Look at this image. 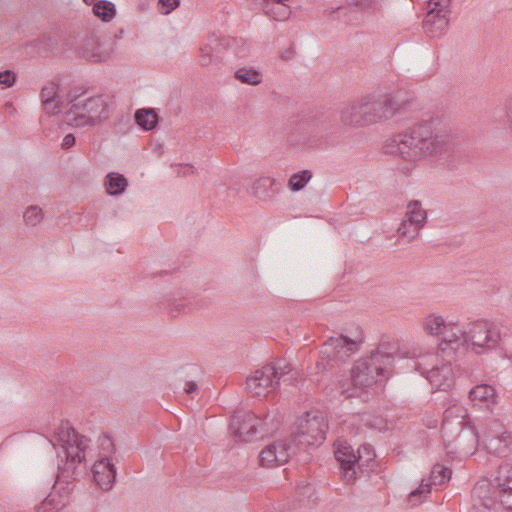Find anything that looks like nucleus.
Masks as SVG:
<instances>
[{
    "label": "nucleus",
    "mask_w": 512,
    "mask_h": 512,
    "mask_svg": "<svg viewBox=\"0 0 512 512\" xmlns=\"http://www.w3.org/2000/svg\"><path fill=\"white\" fill-rule=\"evenodd\" d=\"M452 146L449 134L435 131L432 122L424 121L388 139L383 149L387 154H397L404 160L415 162L442 155Z\"/></svg>",
    "instance_id": "1"
},
{
    "label": "nucleus",
    "mask_w": 512,
    "mask_h": 512,
    "mask_svg": "<svg viewBox=\"0 0 512 512\" xmlns=\"http://www.w3.org/2000/svg\"><path fill=\"white\" fill-rule=\"evenodd\" d=\"M51 442L55 448H61V452H58L60 460L53 489H58L67 496L73 490L74 482L87 472L86 452L90 440L66 424L59 428Z\"/></svg>",
    "instance_id": "2"
},
{
    "label": "nucleus",
    "mask_w": 512,
    "mask_h": 512,
    "mask_svg": "<svg viewBox=\"0 0 512 512\" xmlns=\"http://www.w3.org/2000/svg\"><path fill=\"white\" fill-rule=\"evenodd\" d=\"M441 435L445 446H453L456 452H468L477 442L476 434L468 425L466 410L457 405L444 411Z\"/></svg>",
    "instance_id": "3"
},
{
    "label": "nucleus",
    "mask_w": 512,
    "mask_h": 512,
    "mask_svg": "<svg viewBox=\"0 0 512 512\" xmlns=\"http://www.w3.org/2000/svg\"><path fill=\"white\" fill-rule=\"evenodd\" d=\"M108 117V96H76L71 100L69 110L65 112L64 121L72 127H85L97 125Z\"/></svg>",
    "instance_id": "4"
},
{
    "label": "nucleus",
    "mask_w": 512,
    "mask_h": 512,
    "mask_svg": "<svg viewBox=\"0 0 512 512\" xmlns=\"http://www.w3.org/2000/svg\"><path fill=\"white\" fill-rule=\"evenodd\" d=\"M378 358L376 354H369L357 360L351 370L352 387H348L346 381H339V394L345 398L355 397L358 389L377 383L386 371L384 365L378 363Z\"/></svg>",
    "instance_id": "5"
},
{
    "label": "nucleus",
    "mask_w": 512,
    "mask_h": 512,
    "mask_svg": "<svg viewBox=\"0 0 512 512\" xmlns=\"http://www.w3.org/2000/svg\"><path fill=\"white\" fill-rule=\"evenodd\" d=\"M490 490L488 491L492 498L482 497V485L476 486L473 490L474 494L479 496L478 503L473 505L475 510H491L499 503L505 509L512 511V467L509 465H502L497 471V475L491 480Z\"/></svg>",
    "instance_id": "6"
},
{
    "label": "nucleus",
    "mask_w": 512,
    "mask_h": 512,
    "mask_svg": "<svg viewBox=\"0 0 512 512\" xmlns=\"http://www.w3.org/2000/svg\"><path fill=\"white\" fill-rule=\"evenodd\" d=\"M327 428L328 425L319 412H306L297 420L292 442L301 448L319 446L325 440Z\"/></svg>",
    "instance_id": "7"
},
{
    "label": "nucleus",
    "mask_w": 512,
    "mask_h": 512,
    "mask_svg": "<svg viewBox=\"0 0 512 512\" xmlns=\"http://www.w3.org/2000/svg\"><path fill=\"white\" fill-rule=\"evenodd\" d=\"M468 349L476 354L487 353L494 350L501 340L500 328L494 322L478 319L466 325Z\"/></svg>",
    "instance_id": "8"
},
{
    "label": "nucleus",
    "mask_w": 512,
    "mask_h": 512,
    "mask_svg": "<svg viewBox=\"0 0 512 512\" xmlns=\"http://www.w3.org/2000/svg\"><path fill=\"white\" fill-rule=\"evenodd\" d=\"M358 349L359 343L347 336L341 334L330 337L322 345L317 367L321 370H330L345 362Z\"/></svg>",
    "instance_id": "9"
},
{
    "label": "nucleus",
    "mask_w": 512,
    "mask_h": 512,
    "mask_svg": "<svg viewBox=\"0 0 512 512\" xmlns=\"http://www.w3.org/2000/svg\"><path fill=\"white\" fill-rule=\"evenodd\" d=\"M65 49L75 50L93 62L105 61L110 54L109 49L104 48L100 37L94 32L69 35L65 40Z\"/></svg>",
    "instance_id": "10"
},
{
    "label": "nucleus",
    "mask_w": 512,
    "mask_h": 512,
    "mask_svg": "<svg viewBox=\"0 0 512 512\" xmlns=\"http://www.w3.org/2000/svg\"><path fill=\"white\" fill-rule=\"evenodd\" d=\"M444 337L438 345L437 354L448 363L456 361L468 351L466 327H460L457 323H448L442 333Z\"/></svg>",
    "instance_id": "11"
},
{
    "label": "nucleus",
    "mask_w": 512,
    "mask_h": 512,
    "mask_svg": "<svg viewBox=\"0 0 512 512\" xmlns=\"http://www.w3.org/2000/svg\"><path fill=\"white\" fill-rule=\"evenodd\" d=\"M364 98L370 125L392 118L405 105L399 94H372Z\"/></svg>",
    "instance_id": "12"
},
{
    "label": "nucleus",
    "mask_w": 512,
    "mask_h": 512,
    "mask_svg": "<svg viewBox=\"0 0 512 512\" xmlns=\"http://www.w3.org/2000/svg\"><path fill=\"white\" fill-rule=\"evenodd\" d=\"M339 141V127L336 122L325 117L312 125L303 136L302 143L310 148L327 149Z\"/></svg>",
    "instance_id": "13"
},
{
    "label": "nucleus",
    "mask_w": 512,
    "mask_h": 512,
    "mask_svg": "<svg viewBox=\"0 0 512 512\" xmlns=\"http://www.w3.org/2000/svg\"><path fill=\"white\" fill-rule=\"evenodd\" d=\"M451 0H429L428 11L423 20V29L430 37H440L446 33L449 25Z\"/></svg>",
    "instance_id": "14"
},
{
    "label": "nucleus",
    "mask_w": 512,
    "mask_h": 512,
    "mask_svg": "<svg viewBox=\"0 0 512 512\" xmlns=\"http://www.w3.org/2000/svg\"><path fill=\"white\" fill-rule=\"evenodd\" d=\"M485 449L489 454L505 457L512 451V432L498 420H492L484 436Z\"/></svg>",
    "instance_id": "15"
},
{
    "label": "nucleus",
    "mask_w": 512,
    "mask_h": 512,
    "mask_svg": "<svg viewBox=\"0 0 512 512\" xmlns=\"http://www.w3.org/2000/svg\"><path fill=\"white\" fill-rule=\"evenodd\" d=\"M246 385L247 389L257 397L266 396L268 392L276 390L280 386L276 366L267 364L256 370L247 378Z\"/></svg>",
    "instance_id": "16"
},
{
    "label": "nucleus",
    "mask_w": 512,
    "mask_h": 512,
    "mask_svg": "<svg viewBox=\"0 0 512 512\" xmlns=\"http://www.w3.org/2000/svg\"><path fill=\"white\" fill-rule=\"evenodd\" d=\"M362 451L367 455L366 462L373 460L375 454L373 453L370 445H364L362 450H358V458H356L353 453V449L350 446H339L335 451V458L340 464L342 477L348 483L354 481L356 478L355 465H361L360 461H362L363 458Z\"/></svg>",
    "instance_id": "17"
},
{
    "label": "nucleus",
    "mask_w": 512,
    "mask_h": 512,
    "mask_svg": "<svg viewBox=\"0 0 512 512\" xmlns=\"http://www.w3.org/2000/svg\"><path fill=\"white\" fill-rule=\"evenodd\" d=\"M259 418L252 412L238 411L230 421L231 434L244 442H251L259 433Z\"/></svg>",
    "instance_id": "18"
},
{
    "label": "nucleus",
    "mask_w": 512,
    "mask_h": 512,
    "mask_svg": "<svg viewBox=\"0 0 512 512\" xmlns=\"http://www.w3.org/2000/svg\"><path fill=\"white\" fill-rule=\"evenodd\" d=\"M452 471L450 468L441 464H435L431 470L429 480H422L421 484L411 491L408 495V501L412 506H416L426 499L431 492L432 485H442L451 478Z\"/></svg>",
    "instance_id": "19"
},
{
    "label": "nucleus",
    "mask_w": 512,
    "mask_h": 512,
    "mask_svg": "<svg viewBox=\"0 0 512 512\" xmlns=\"http://www.w3.org/2000/svg\"><path fill=\"white\" fill-rule=\"evenodd\" d=\"M339 119L342 125L348 127L362 128L370 125L365 98L362 97L343 107Z\"/></svg>",
    "instance_id": "20"
},
{
    "label": "nucleus",
    "mask_w": 512,
    "mask_h": 512,
    "mask_svg": "<svg viewBox=\"0 0 512 512\" xmlns=\"http://www.w3.org/2000/svg\"><path fill=\"white\" fill-rule=\"evenodd\" d=\"M93 479L105 491L110 490L116 480L117 469L110 458L100 457L92 466Z\"/></svg>",
    "instance_id": "21"
},
{
    "label": "nucleus",
    "mask_w": 512,
    "mask_h": 512,
    "mask_svg": "<svg viewBox=\"0 0 512 512\" xmlns=\"http://www.w3.org/2000/svg\"><path fill=\"white\" fill-rule=\"evenodd\" d=\"M229 45V39L219 37L212 34L208 38V43L200 48L199 64L203 67L210 65L218 59V54L221 48H226Z\"/></svg>",
    "instance_id": "22"
},
{
    "label": "nucleus",
    "mask_w": 512,
    "mask_h": 512,
    "mask_svg": "<svg viewBox=\"0 0 512 512\" xmlns=\"http://www.w3.org/2000/svg\"><path fill=\"white\" fill-rule=\"evenodd\" d=\"M281 189V183L271 177H260L252 185V194L262 200L272 199Z\"/></svg>",
    "instance_id": "23"
},
{
    "label": "nucleus",
    "mask_w": 512,
    "mask_h": 512,
    "mask_svg": "<svg viewBox=\"0 0 512 512\" xmlns=\"http://www.w3.org/2000/svg\"><path fill=\"white\" fill-rule=\"evenodd\" d=\"M452 368L444 364L441 367H433L426 372V379L438 390H447L451 384Z\"/></svg>",
    "instance_id": "24"
},
{
    "label": "nucleus",
    "mask_w": 512,
    "mask_h": 512,
    "mask_svg": "<svg viewBox=\"0 0 512 512\" xmlns=\"http://www.w3.org/2000/svg\"><path fill=\"white\" fill-rule=\"evenodd\" d=\"M469 399L474 404L489 407L491 404H495L497 402L496 389L489 384L476 385L470 390Z\"/></svg>",
    "instance_id": "25"
},
{
    "label": "nucleus",
    "mask_w": 512,
    "mask_h": 512,
    "mask_svg": "<svg viewBox=\"0 0 512 512\" xmlns=\"http://www.w3.org/2000/svg\"><path fill=\"white\" fill-rule=\"evenodd\" d=\"M260 5L263 13L275 21H286L290 17L291 10L285 3L262 0Z\"/></svg>",
    "instance_id": "26"
},
{
    "label": "nucleus",
    "mask_w": 512,
    "mask_h": 512,
    "mask_svg": "<svg viewBox=\"0 0 512 512\" xmlns=\"http://www.w3.org/2000/svg\"><path fill=\"white\" fill-rule=\"evenodd\" d=\"M104 184L109 195L117 196L125 192L128 181L123 174L110 172L106 175Z\"/></svg>",
    "instance_id": "27"
},
{
    "label": "nucleus",
    "mask_w": 512,
    "mask_h": 512,
    "mask_svg": "<svg viewBox=\"0 0 512 512\" xmlns=\"http://www.w3.org/2000/svg\"><path fill=\"white\" fill-rule=\"evenodd\" d=\"M134 118L136 124L144 131H151L158 124V115L152 108H141L136 110Z\"/></svg>",
    "instance_id": "28"
},
{
    "label": "nucleus",
    "mask_w": 512,
    "mask_h": 512,
    "mask_svg": "<svg viewBox=\"0 0 512 512\" xmlns=\"http://www.w3.org/2000/svg\"><path fill=\"white\" fill-rule=\"evenodd\" d=\"M404 218H406L407 221H410L413 225L423 228L427 219V213L426 210L422 208L421 202L414 200L409 202L407 205V211Z\"/></svg>",
    "instance_id": "29"
},
{
    "label": "nucleus",
    "mask_w": 512,
    "mask_h": 512,
    "mask_svg": "<svg viewBox=\"0 0 512 512\" xmlns=\"http://www.w3.org/2000/svg\"><path fill=\"white\" fill-rule=\"evenodd\" d=\"M234 77L239 82L247 85H258L262 82L263 76L260 71L253 67H239L234 72Z\"/></svg>",
    "instance_id": "30"
},
{
    "label": "nucleus",
    "mask_w": 512,
    "mask_h": 512,
    "mask_svg": "<svg viewBox=\"0 0 512 512\" xmlns=\"http://www.w3.org/2000/svg\"><path fill=\"white\" fill-rule=\"evenodd\" d=\"M397 352V347L394 343L390 342H380L379 346L375 351H372L370 354H376L378 358V363H382L384 368L387 370L388 367L392 365L394 355Z\"/></svg>",
    "instance_id": "31"
},
{
    "label": "nucleus",
    "mask_w": 512,
    "mask_h": 512,
    "mask_svg": "<svg viewBox=\"0 0 512 512\" xmlns=\"http://www.w3.org/2000/svg\"><path fill=\"white\" fill-rule=\"evenodd\" d=\"M447 323L440 315L430 314L423 323L424 330L431 335H440L447 328Z\"/></svg>",
    "instance_id": "32"
},
{
    "label": "nucleus",
    "mask_w": 512,
    "mask_h": 512,
    "mask_svg": "<svg viewBox=\"0 0 512 512\" xmlns=\"http://www.w3.org/2000/svg\"><path fill=\"white\" fill-rule=\"evenodd\" d=\"M94 14L104 22L112 20L116 13L115 5L107 0H98L93 6Z\"/></svg>",
    "instance_id": "33"
},
{
    "label": "nucleus",
    "mask_w": 512,
    "mask_h": 512,
    "mask_svg": "<svg viewBox=\"0 0 512 512\" xmlns=\"http://www.w3.org/2000/svg\"><path fill=\"white\" fill-rule=\"evenodd\" d=\"M190 302L186 298H169L166 300L164 308L167 310L171 317H177L181 313L189 310Z\"/></svg>",
    "instance_id": "34"
},
{
    "label": "nucleus",
    "mask_w": 512,
    "mask_h": 512,
    "mask_svg": "<svg viewBox=\"0 0 512 512\" xmlns=\"http://www.w3.org/2000/svg\"><path fill=\"white\" fill-rule=\"evenodd\" d=\"M420 230L421 228L419 226H415L410 223V221H407L406 218H403L397 229V233L399 238L406 240V242H411L418 237Z\"/></svg>",
    "instance_id": "35"
},
{
    "label": "nucleus",
    "mask_w": 512,
    "mask_h": 512,
    "mask_svg": "<svg viewBox=\"0 0 512 512\" xmlns=\"http://www.w3.org/2000/svg\"><path fill=\"white\" fill-rule=\"evenodd\" d=\"M44 219V213L38 205H31L23 213V220L27 226L35 227Z\"/></svg>",
    "instance_id": "36"
},
{
    "label": "nucleus",
    "mask_w": 512,
    "mask_h": 512,
    "mask_svg": "<svg viewBox=\"0 0 512 512\" xmlns=\"http://www.w3.org/2000/svg\"><path fill=\"white\" fill-rule=\"evenodd\" d=\"M312 178V172L310 170H302L298 173H294L289 181L288 186L291 191L297 192L303 189L308 181Z\"/></svg>",
    "instance_id": "37"
},
{
    "label": "nucleus",
    "mask_w": 512,
    "mask_h": 512,
    "mask_svg": "<svg viewBox=\"0 0 512 512\" xmlns=\"http://www.w3.org/2000/svg\"><path fill=\"white\" fill-rule=\"evenodd\" d=\"M314 494L315 488L309 483L298 486L296 490L297 500L302 506L310 507V504H313L315 501L313 499Z\"/></svg>",
    "instance_id": "38"
},
{
    "label": "nucleus",
    "mask_w": 512,
    "mask_h": 512,
    "mask_svg": "<svg viewBox=\"0 0 512 512\" xmlns=\"http://www.w3.org/2000/svg\"><path fill=\"white\" fill-rule=\"evenodd\" d=\"M278 447L279 446L272 443L260 452L259 463L261 466L270 467L272 465H277L276 450Z\"/></svg>",
    "instance_id": "39"
},
{
    "label": "nucleus",
    "mask_w": 512,
    "mask_h": 512,
    "mask_svg": "<svg viewBox=\"0 0 512 512\" xmlns=\"http://www.w3.org/2000/svg\"><path fill=\"white\" fill-rule=\"evenodd\" d=\"M63 507L64 503L50 494L36 507V510L37 512H59Z\"/></svg>",
    "instance_id": "40"
},
{
    "label": "nucleus",
    "mask_w": 512,
    "mask_h": 512,
    "mask_svg": "<svg viewBox=\"0 0 512 512\" xmlns=\"http://www.w3.org/2000/svg\"><path fill=\"white\" fill-rule=\"evenodd\" d=\"M98 447L100 449L101 457H107L114 454L116 451L115 444L112 438L107 434H102L98 438Z\"/></svg>",
    "instance_id": "41"
},
{
    "label": "nucleus",
    "mask_w": 512,
    "mask_h": 512,
    "mask_svg": "<svg viewBox=\"0 0 512 512\" xmlns=\"http://www.w3.org/2000/svg\"><path fill=\"white\" fill-rule=\"evenodd\" d=\"M41 102L58 101L59 95L57 93V86L54 83H50L44 86L40 92Z\"/></svg>",
    "instance_id": "42"
},
{
    "label": "nucleus",
    "mask_w": 512,
    "mask_h": 512,
    "mask_svg": "<svg viewBox=\"0 0 512 512\" xmlns=\"http://www.w3.org/2000/svg\"><path fill=\"white\" fill-rule=\"evenodd\" d=\"M158 5L161 7V13L168 15L180 6V0H158Z\"/></svg>",
    "instance_id": "43"
},
{
    "label": "nucleus",
    "mask_w": 512,
    "mask_h": 512,
    "mask_svg": "<svg viewBox=\"0 0 512 512\" xmlns=\"http://www.w3.org/2000/svg\"><path fill=\"white\" fill-rule=\"evenodd\" d=\"M16 74L10 69L0 71V84L4 87H11L16 82Z\"/></svg>",
    "instance_id": "44"
},
{
    "label": "nucleus",
    "mask_w": 512,
    "mask_h": 512,
    "mask_svg": "<svg viewBox=\"0 0 512 512\" xmlns=\"http://www.w3.org/2000/svg\"><path fill=\"white\" fill-rule=\"evenodd\" d=\"M274 444L279 446L276 450L277 465L284 464L289 458L288 446L283 442H275Z\"/></svg>",
    "instance_id": "45"
},
{
    "label": "nucleus",
    "mask_w": 512,
    "mask_h": 512,
    "mask_svg": "<svg viewBox=\"0 0 512 512\" xmlns=\"http://www.w3.org/2000/svg\"><path fill=\"white\" fill-rule=\"evenodd\" d=\"M43 110L48 116L56 115L60 112L61 103L58 101L42 102Z\"/></svg>",
    "instance_id": "46"
},
{
    "label": "nucleus",
    "mask_w": 512,
    "mask_h": 512,
    "mask_svg": "<svg viewBox=\"0 0 512 512\" xmlns=\"http://www.w3.org/2000/svg\"><path fill=\"white\" fill-rule=\"evenodd\" d=\"M271 365H275L277 368V378L279 381L289 372H291L292 367L288 363H283L282 361H277L276 363H272Z\"/></svg>",
    "instance_id": "47"
},
{
    "label": "nucleus",
    "mask_w": 512,
    "mask_h": 512,
    "mask_svg": "<svg viewBox=\"0 0 512 512\" xmlns=\"http://www.w3.org/2000/svg\"><path fill=\"white\" fill-rule=\"evenodd\" d=\"M75 142H76V138L73 134H71V133L66 134L63 138L61 147H62V149H69L75 145Z\"/></svg>",
    "instance_id": "48"
},
{
    "label": "nucleus",
    "mask_w": 512,
    "mask_h": 512,
    "mask_svg": "<svg viewBox=\"0 0 512 512\" xmlns=\"http://www.w3.org/2000/svg\"><path fill=\"white\" fill-rule=\"evenodd\" d=\"M506 116L509 123V131L512 134V98L507 100L506 103Z\"/></svg>",
    "instance_id": "49"
},
{
    "label": "nucleus",
    "mask_w": 512,
    "mask_h": 512,
    "mask_svg": "<svg viewBox=\"0 0 512 512\" xmlns=\"http://www.w3.org/2000/svg\"><path fill=\"white\" fill-rule=\"evenodd\" d=\"M198 390V385L194 381H188L185 383L184 391L186 394L190 395L195 393Z\"/></svg>",
    "instance_id": "50"
},
{
    "label": "nucleus",
    "mask_w": 512,
    "mask_h": 512,
    "mask_svg": "<svg viewBox=\"0 0 512 512\" xmlns=\"http://www.w3.org/2000/svg\"><path fill=\"white\" fill-rule=\"evenodd\" d=\"M83 1H84L86 4H88V5H91V4H93V5H94V3H96L98 0H83Z\"/></svg>",
    "instance_id": "51"
},
{
    "label": "nucleus",
    "mask_w": 512,
    "mask_h": 512,
    "mask_svg": "<svg viewBox=\"0 0 512 512\" xmlns=\"http://www.w3.org/2000/svg\"><path fill=\"white\" fill-rule=\"evenodd\" d=\"M43 39H47L49 42H52L51 37H49V36H47V35H44V36H43Z\"/></svg>",
    "instance_id": "52"
},
{
    "label": "nucleus",
    "mask_w": 512,
    "mask_h": 512,
    "mask_svg": "<svg viewBox=\"0 0 512 512\" xmlns=\"http://www.w3.org/2000/svg\"><path fill=\"white\" fill-rule=\"evenodd\" d=\"M41 39H38V42L35 44L36 46H39V44L41 43Z\"/></svg>",
    "instance_id": "53"
}]
</instances>
